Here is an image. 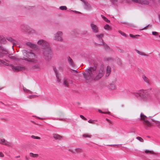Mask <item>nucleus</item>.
<instances>
[{
    "mask_svg": "<svg viewBox=\"0 0 160 160\" xmlns=\"http://www.w3.org/2000/svg\"><path fill=\"white\" fill-rule=\"evenodd\" d=\"M37 44L38 45H42V48L43 46L45 48L49 46L48 43L46 41L42 39H40L38 40L37 42Z\"/></svg>",
    "mask_w": 160,
    "mask_h": 160,
    "instance_id": "13",
    "label": "nucleus"
},
{
    "mask_svg": "<svg viewBox=\"0 0 160 160\" xmlns=\"http://www.w3.org/2000/svg\"><path fill=\"white\" fill-rule=\"evenodd\" d=\"M101 17L105 22L108 23L110 22V21L109 20H108L103 15H101Z\"/></svg>",
    "mask_w": 160,
    "mask_h": 160,
    "instance_id": "33",
    "label": "nucleus"
},
{
    "mask_svg": "<svg viewBox=\"0 0 160 160\" xmlns=\"http://www.w3.org/2000/svg\"><path fill=\"white\" fill-rule=\"evenodd\" d=\"M11 67L12 70L14 71L17 72L22 71L25 69V68L20 66H13L11 65Z\"/></svg>",
    "mask_w": 160,
    "mask_h": 160,
    "instance_id": "10",
    "label": "nucleus"
},
{
    "mask_svg": "<svg viewBox=\"0 0 160 160\" xmlns=\"http://www.w3.org/2000/svg\"><path fill=\"white\" fill-rule=\"evenodd\" d=\"M142 78L144 81L147 83H149V80L148 78L145 75H143L142 76Z\"/></svg>",
    "mask_w": 160,
    "mask_h": 160,
    "instance_id": "26",
    "label": "nucleus"
},
{
    "mask_svg": "<svg viewBox=\"0 0 160 160\" xmlns=\"http://www.w3.org/2000/svg\"><path fill=\"white\" fill-rule=\"evenodd\" d=\"M42 49H44L43 58L47 61H50L52 58V55L51 48L49 46L45 48L43 46Z\"/></svg>",
    "mask_w": 160,
    "mask_h": 160,
    "instance_id": "3",
    "label": "nucleus"
},
{
    "mask_svg": "<svg viewBox=\"0 0 160 160\" xmlns=\"http://www.w3.org/2000/svg\"><path fill=\"white\" fill-rule=\"evenodd\" d=\"M2 57V55L1 53H0V58Z\"/></svg>",
    "mask_w": 160,
    "mask_h": 160,
    "instance_id": "55",
    "label": "nucleus"
},
{
    "mask_svg": "<svg viewBox=\"0 0 160 160\" xmlns=\"http://www.w3.org/2000/svg\"><path fill=\"white\" fill-rule=\"evenodd\" d=\"M129 36L130 37H132V38H135L136 36H139V35H137L135 36H134L132 34H130L129 35Z\"/></svg>",
    "mask_w": 160,
    "mask_h": 160,
    "instance_id": "44",
    "label": "nucleus"
},
{
    "mask_svg": "<svg viewBox=\"0 0 160 160\" xmlns=\"http://www.w3.org/2000/svg\"><path fill=\"white\" fill-rule=\"evenodd\" d=\"M4 157V155L2 152H0V157L1 158L3 157Z\"/></svg>",
    "mask_w": 160,
    "mask_h": 160,
    "instance_id": "45",
    "label": "nucleus"
},
{
    "mask_svg": "<svg viewBox=\"0 0 160 160\" xmlns=\"http://www.w3.org/2000/svg\"><path fill=\"white\" fill-rule=\"evenodd\" d=\"M106 49L107 50H109V48L108 46H106Z\"/></svg>",
    "mask_w": 160,
    "mask_h": 160,
    "instance_id": "52",
    "label": "nucleus"
},
{
    "mask_svg": "<svg viewBox=\"0 0 160 160\" xmlns=\"http://www.w3.org/2000/svg\"><path fill=\"white\" fill-rule=\"evenodd\" d=\"M33 70L35 71H38L42 69L40 65L39 64H36L34 65L32 67Z\"/></svg>",
    "mask_w": 160,
    "mask_h": 160,
    "instance_id": "15",
    "label": "nucleus"
},
{
    "mask_svg": "<svg viewBox=\"0 0 160 160\" xmlns=\"http://www.w3.org/2000/svg\"><path fill=\"white\" fill-rule=\"evenodd\" d=\"M131 1L135 3L147 6L150 5L152 0H131Z\"/></svg>",
    "mask_w": 160,
    "mask_h": 160,
    "instance_id": "8",
    "label": "nucleus"
},
{
    "mask_svg": "<svg viewBox=\"0 0 160 160\" xmlns=\"http://www.w3.org/2000/svg\"><path fill=\"white\" fill-rule=\"evenodd\" d=\"M0 49L2 53L3 54H7L8 53V51H7L6 49L5 48L3 47H1Z\"/></svg>",
    "mask_w": 160,
    "mask_h": 160,
    "instance_id": "23",
    "label": "nucleus"
},
{
    "mask_svg": "<svg viewBox=\"0 0 160 160\" xmlns=\"http://www.w3.org/2000/svg\"><path fill=\"white\" fill-rule=\"evenodd\" d=\"M23 89L24 91V92L26 93H31V91L28 90L26 88L23 87Z\"/></svg>",
    "mask_w": 160,
    "mask_h": 160,
    "instance_id": "32",
    "label": "nucleus"
},
{
    "mask_svg": "<svg viewBox=\"0 0 160 160\" xmlns=\"http://www.w3.org/2000/svg\"><path fill=\"white\" fill-rule=\"evenodd\" d=\"M98 112H100V113H105V114H110V112H102L101 110L100 109H98Z\"/></svg>",
    "mask_w": 160,
    "mask_h": 160,
    "instance_id": "37",
    "label": "nucleus"
},
{
    "mask_svg": "<svg viewBox=\"0 0 160 160\" xmlns=\"http://www.w3.org/2000/svg\"><path fill=\"white\" fill-rule=\"evenodd\" d=\"M116 80L110 82L108 85L109 88L112 90H115L116 89Z\"/></svg>",
    "mask_w": 160,
    "mask_h": 160,
    "instance_id": "14",
    "label": "nucleus"
},
{
    "mask_svg": "<svg viewBox=\"0 0 160 160\" xmlns=\"http://www.w3.org/2000/svg\"><path fill=\"white\" fill-rule=\"evenodd\" d=\"M35 97H36V96L32 95L29 96H28V97L29 98H34Z\"/></svg>",
    "mask_w": 160,
    "mask_h": 160,
    "instance_id": "46",
    "label": "nucleus"
},
{
    "mask_svg": "<svg viewBox=\"0 0 160 160\" xmlns=\"http://www.w3.org/2000/svg\"><path fill=\"white\" fill-rule=\"evenodd\" d=\"M104 28L106 30H111V28L108 24H107L105 25L104 26Z\"/></svg>",
    "mask_w": 160,
    "mask_h": 160,
    "instance_id": "29",
    "label": "nucleus"
},
{
    "mask_svg": "<svg viewBox=\"0 0 160 160\" xmlns=\"http://www.w3.org/2000/svg\"><path fill=\"white\" fill-rule=\"evenodd\" d=\"M145 153H149L150 154H155V153L153 151L149 150H145L144 151Z\"/></svg>",
    "mask_w": 160,
    "mask_h": 160,
    "instance_id": "27",
    "label": "nucleus"
},
{
    "mask_svg": "<svg viewBox=\"0 0 160 160\" xmlns=\"http://www.w3.org/2000/svg\"><path fill=\"white\" fill-rule=\"evenodd\" d=\"M80 117H81V118L82 119H83L84 120H86V118H85L82 115H80Z\"/></svg>",
    "mask_w": 160,
    "mask_h": 160,
    "instance_id": "47",
    "label": "nucleus"
},
{
    "mask_svg": "<svg viewBox=\"0 0 160 160\" xmlns=\"http://www.w3.org/2000/svg\"><path fill=\"white\" fill-rule=\"evenodd\" d=\"M106 120L108 122H109L110 123H111V122L110 121L109 119H108L106 118Z\"/></svg>",
    "mask_w": 160,
    "mask_h": 160,
    "instance_id": "53",
    "label": "nucleus"
},
{
    "mask_svg": "<svg viewBox=\"0 0 160 160\" xmlns=\"http://www.w3.org/2000/svg\"><path fill=\"white\" fill-rule=\"evenodd\" d=\"M20 156H17V157H16V158H20Z\"/></svg>",
    "mask_w": 160,
    "mask_h": 160,
    "instance_id": "54",
    "label": "nucleus"
},
{
    "mask_svg": "<svg viewBox=\"0 0 160 160\" xmlns=\"http://www.w3.org/2000/svg\"><path fill=\"white\" fill-rule=\"evenodd\" d=\"M136 52L139 55L143 56H147V55L144 52L140 51L138 50H136Z\"/></svg>",
    "mask_w": 160,
    "mask_h": 160,
    "instance_id": "25",
    "label": "nucleus"
},
{
    "mask_svg": "<svg viewBox=\"0 0 160 160\" xmlns=\"http://www.w3.org/2000/svg\"><path fill=\"white\" fill-rule=\"evenodd\" d=\"M53 137L56 140H61L62 139V137L57 134H53Z\"/></svg>",
    "mask_w": 160,
    "mask_h": 160,
    "instance_id": "21",
    "label": "nucleus"
},
{
    "mask_svg": "<svg viewBox=\"0 0 160 160\" xmlns=\"http://www.w3.org/2000/svg\"><path fill=\"white\" fill-rule=\"evenodd\" d=\"M104 34L102 33H98L96 35V38L99 41L98 43V44L101 45L103 44V42L102 38Z\"/></svg>",
    "mask_w": 160,
    "mask_h": 160,
    "instance_id": "11",
    "label": "nucleus"
},
{
    "mask_svg": "<svg viewBox=\"0 0 160 160\" xmlns=\"http://www.w3.org/2000/svg\"><path fill=\"white\" fill-rule=\"evenodd\" d=\"M69 150L72 153H74L75 152L78 153L81 152L82 151V149L79 148H71Z\"/></svg>",
    "mask_w": 160,
    "mask_h": 160,
    "instance_id": "17",
    "label": "nucleus"
},
{
    "mask_svg": "<svg viewBox=\"0 0 160 160\" xmlns=\"http://www.w3.org/2000/svg\"><path fill=\"white\" fill-rule=\"evenodd\" d=\"M113 3H114L117 2V0H110Z\"/></svg>",
    "mask_w": 160,
    "mask_h": 160,
    "instance_id": "49",
    "label": "nucleus"
},
{
    "mask_svg": "<svg viewBox=\"0 0 160 160\" xmlns=\"http://www.w3.org/2000/svg\"><path fill=\"white\" fill-rule=\"evenodd\" d=\"M152 34L154 36H157L158 35V32L155 31L152 32Z\"/></svg>",
    "mask_w": 160,
    "mask_h": 160,
    "instance_id": "40",
    "label": "nucleus"
},
{
    "mask_svg": "<svg viewBox=\"0 0 160 160\" xmlns=\"http://www.w3.org/2000/svg\"><path fill=\"white\" fill-rule=\"evenodd\" d=\"M141 97L144 100L147 101L151 99V95L149 93H147V91L144 90H141L136 93Z\"/></svg>",
    "mask_w": 160,
    "mask_h": 160,
    "instance_id": "4",
    "label": "nucleus"
},
{
    "mask_svg": "<svg viewBox=\"0 0 160 160\" xmlns=\"http://www.w3.org/2000/svg\"><path fill=\"white\" fill-rule=\"evenodd\" d=\"M3 64L5 65H8V63L4 61L0 60V65Z\"/></svg>",
    "mask_w": 160,
    "mask_h": 160,
    "instance_id": "34",
    "label": "nucleus"
},
{
    "mask_svg": "<svg viewBox=\"0 0 160 160\" xmlns=\"http://www.w3.org/2000/svg\"><path fill=\"white\" fill-rule=\"evenodd\" d=\"M28 45L31 48H37V45L34 44L32 43H28Z\"/></svg>",
    "mask_w": 160,
    "mask_h": 160,
    "instance_id": "28",
    "label": "nucleus"
},
{
    "mask_svg": "<svg viewBox=\"0 0 160 160\" xmlns=\"http://www.w3.org/2000/svg\"><path fill=\"white\" fill-rule=\"evenodd\" d=\"M84 3L83 6L84 8L86 10L90 11L92 9V6L88 2L85 1L84 0H81Z\"/></svg>",
    "mask_w": 160,
    "mask_h": 160,
    "instance_id": "12",
    "label": "nucleus"
},
{
    "mask_svg": "<svg viewBox=\"0 0 160 160\" xmlns=\"http://www.w3.org/2000/svg\"><path fill=\"white\" fill-rule=\"evenodd\" d=\"M31 137L33 139H40L41 138L40 137L35 136L34 135L31 136Z\"/></svg>",
    "mask_w": 160,
    "mask_h": 160,
    "instance_id": "36",
    "label": "nucleus"
},
{
    "mask_svg": "<svg viewBox=\"0 0 160 160\" xmlns=\"http://www.w3.org/2000/svg\"><path fill=\"white\" fill-rule=\"evenodd\" d=\"M69 82L71 83L72 82V81H70V80H68L67 78H64L63 80V84L64 86L68 87Z\"/></svg>",
    "mask_w": 160,
    "mask_h": 160,
    "instance_id": "18",
    "label": "nucleus"
},
{
    "mask_svg": "<svg viewBox=\"0 0 160 160\" xmlns=\"http://www.w3.org/2000/svg\"><path fill=\"white\" fill-rule=\"evenodd\" d=\"M105 66L102 65L100 68L95 71V68L90 67L86 70V73L83 72L82 74L86 81L93 78L95 80H98L101 78L104 74Z\"/></svg>",
    "mask_w": 160,
    "mask_h": 160,
    "instance_id": "1",
    "label": "nucleus"
},
{
    "mask_svg": "<svg viewBox=\"0 0 160 160\" xmlns=\"http://www.w3.org/2000/svg\"><path fill=\"white\" fill-rule=\"evenodd\" d=\"M149 118L151 119V121L154 122L157 126L160 128V122L159 121L155 120L153 119H152L151 117H149Z\"/></svg>",
    "mask_w": 160,
    "mask_h": 160,
    "instance_id": "19",
    "label": "nucleus"
},
{
    "mask_svg": "<svg viewBox=\"0 0 160 160\" xmlns=\"http://www.w3.org/2000/svg\"><path fill=\"white\" fill-rule=\"evenodd\" d=\"M111 68L110 67L108 66L106 69V76H108L111 73Z\"/></svg>",
    "mask_w": 160,
    "mask_h": 160,
    "instance_id": "22",
    "label": "nucleus"
},
{
    "mask_svg": "<svg viewBox=\"0 0 160 160\" xmlns=\"http://www.w3.org/2000/svg\"><path fill=\"white\" fill-rule=\"evenodd\" d=\"M7 39L8 41L12 42L13 43V44L15 43L14 42V40L12 38H7Z\"/></svg>",
    "mask_w": 160,
    "mask_h": 160,
    "instance_id": "38",
    "label": "nucleus"
},
{
    "mask_svg": "<svg viewBox=\"0 0 160 160\" xmlns=\"http://www.w3.org/2000/svg\"><path fill=\"white\" fill-rule=\"evenodd\" d=\"M119 32L121 33V34H122V35L123 36H125V33H124V32H120V31H119Z\"/></svg>",
    "mask_w": 160,
    "mask_h": 160,
    "instance_id": "48",
    "label": "nucleus"
},
{
    "mask_svg": "<svg viewBox=\"0 0 160 160\" xmlns=\"http://www.w3.org/2000/svg\"><path fill=\"white\" fill-rule=\"evenodd\" d=\"M159 38H160V35H159Z\"/></svg>",
    "mask_w": 160,
    "mask_h": 160,
    "instance_id": "57",
    "label": "nucleus"
},
{
    "mask_svg": "<svg viewBox=\"0 0 160 160\" xmlns=\"http://www.w3.org/2000/svg\"><path fill=\"white\" fill-rule=\"evenodd\" d=\"M0 143L8 146H10L11 143L6 141L4 139H1L0 141Z\"/></svg>",
    "mask_w": 160,
    "mask_h": 160,
    "instance_id": "16",
    "label": "nucleus"
},
{
    "mask_svg": "<svg viewBox=\"0 0 160 160\" xmlns=\"http://www.w3.org/2000/svg\"><path fill=\"white\" fill-rule=\"evenodd\" d=\"M59 9L61 10H66L67 9V8L66 6H63L60 7Z\"/></svg>",
    "mask_w": 160,
    "mask_h": 160,
    "instance_id": "31",
    "label": "nucleus"
},
{
    "mask_svg": "<svg viewBox=\"0 0 160 160\" xmlns=\"http://www.w3.org/2000/svg\"><path fill=\"white\" fill-rule=\"evenodd\" d=\"M9 57L12 60H17V56H13L11 54L9 55Z\"/></svg>",
    "mask_w": 160,
    "mask_h": 160,
    "instance_id": "30",
    "label": "nucleus"
},
{
    "mask_svg": "<svg viewBox=\"0 0 160 160\" xmlns=\"http://www.w3.org/2000/svg\"><path fill=\"white\" fill-rule=\"evenodd\" d=\"M83 137L84 138H91V135L88 134H85L83 135Z\"/></svg>",
    "mask_w": 160,
    "mask_h": 160,
    "instance_id": "35",
    "label": "nucleus"
},
{
    "mask_svg": "<svg viewBox=\"0 0 160 160\" xmlns=\"http://www.w3.org/2000/svg\"><path fill=\"white\" fill-rule=\"evenodd\" d=\"M21 29L29 34H33L36 33V32L34 30L26 25H22L21 27Z\"/></svg>",
    "mask_w": 160,
    "mask_h": 160,
    "instance_id": "6",
    "label": "nucleus"
},
{
    "mask_svg": "<svg viewBox=\"0 0 160 160\" xmlns=\"http://www.w3.org/2000/svg\"><path fill=\"white\" fill-rule=\"evenodd\" d=\"M151 27V25H148L146 27H145L144 28H143V29H140V30H144V29H147L148 27Z\"/></svg>",
    "mask_w": 160,
    "mask_h": 160,
    "instance_id": "42",
    "label": "nucleus"
},
{
    "mask_svg": "<svg viewBox=\"0 0 160 160\" xmlns=\"http://www.w3.org/2000/svg\"><path fill=\"white\" fill-rule=\"evenodd\" d=\"M2 89V88H0V90H1V89Z\"/></svg>",
    "mask_w": 160,
    "mask_h": 160,
    "instance_id": "56",
    "label": "nucleus"
},
{
    "mask_svg": "<svg viewBox=\"0 0 160 160\" xmlns=\"http://www.w3.org/2000/svg\"><path fill=\"white\" fill-rule=\"evenodd\" d=\"M137 138L141 142H143V139L140 137H138Z\"/></svg>",
    "mask_w": 160,
    "mask_h": 160,
    "instance_id": "41",
    "label": "nucleus"
},
{
    "mask_svg": "<svg viewBox=\"0 0 160 160\" xmlns=\"http://www.w3.org/2000/svg\"><path fill=\"white\" fill-rule=\"evenodd\" d=\"M56 77L57 78V81L58 83H61V79L59 77V76L57 75H56Z\"/></svg>",
    "mask_w": 160,
    "mask_h": 160,
    "instance_id": "39",
    "label": "nucleus"
},
{
    "mask_svg": "<svg viewBox=\"0 0 160 160\" xmlns=\"http://www.w3.org/2000/svg\"><path fill=\"white\" fill-rule=\"evenodd\" d=\"M148 118L143 114H140V119L143 121V123L145 128L148 129L150 127L153 126V123L148 120Z\"/></svg>",
    "mask_w": 160,
    "mask_h": 160,
    "instance_id": "5",
    "label": "nucleus"
},
{
    "mask_svg": "<svg viewBox=\"0 0 160 160\" xmlns=\"http://www.w3.org/2000/svg\"><path fill=\"white\" fill-rule=\"evenodd\" d=\"M88 122L89 123H93V121L91 120H90L88 121Z\"/></svg>",
    "mask_w": 160,
    "mask_h": 160,
    "instance_id": "50",
    "label": "nucleus"
},
{
    "mask_svg": "<svg viewBox=\"0 0 160 160\" xmlns=\"http://www.w3.org/2000/svg\"><path fill=\"white\" fill-rule=\"evenodd\" d=\"M55 72V73L57 74V69L55 68H53Z\"/></svg>",
    "mask_w": 160,
    "mask_h": 160,
    "instance_id": "51",
    "label": "nucleus"
},
{
    "mask_svg": "<svg viewBox=\"0 0 160 160\" xmlns=\"http://www.w3.org/2000/svg\"><path fill=\"white\" fill-rule=\"evenodd\" d=\"M22 52L23 55L26 57H23L22 59L33 63L36 62L37 60L34 58L36 57L34 53L25 50H23Z\"/></svg>",
    "mask_w": 160,
    "mask_h": 160,
    "instance_id": "2",
    "label": "nucleus"
},
{
    "mask_svg": "<svg viewBox=\"0 0 160 160\" xmlns=\"http://www.w3.org/2000/svg\"><path fill=\"white\" fill-rule=\"evenodd\" d=\"M72 11L73 12H74L76 13H78V14H81V12H78V11H75V10H72Z\"/></svg>",
    "mask_w": 160,
    "mask_h": 160,
    "instance_id": "43",
    "label": "nucleus"
},
{
    "mask_svg": "<svg viewBox=\"0 0 160 160\" xmlns=\"http://www.w3.org/2000/svg\"><path fill=\"white\" fill-rule=\"evenodd\" d=\"M90 26L92 31L94 33H96L98 32L99 31V28L93 22H92L90 23Z\"/></svg>",
    "mask_w": 160,
    "mask_h": 160,
    "instance_id": "9",
    "label": "nucleus"
},
{
    "mask_svg": "<svg viewBox=\"0 0 160 160\" xmlns=\"http://www.w3.org/2000/svg\"><path fill=\"white\" fill-rule=\"evenodd\" d=\"M63 35L62 32L60 31H58L54 34L53 39L56 41L61 42L63 40Z\"/></svg>",
    "mask_w": 160,
    "mask_h": 160,
    "instance_id": "7",
    "label": "nucleus"
},
{
    "mask_svg": "<svg viewBox=\"0 0 160 160\" xmlns=\"http://www.w3.org/2000/svg\"><path fill=\"white\" fill-rule=\"evenodd\" d=\"M68 62L69 65L72 67H74L75 66L74 63L72 59L69 57L68 58Z\"/></svg>",
    "mask_w": 160,
    "mask_h": 160,
    "instance_id": "20",
    "label": "nucleus"
},
{
    "mask_svg": "<svg viewBox=\"0 0 160 160\" xmlns=\"http://www.w3.org/2000/svg\"><path fill=\"white\" fill-rule=\"evenodd\" d=\"M29 156L30 157L34 158H37L38 157L39 155L37 154H34L32 152L29 153Z\"/></svg>",
    "mask_w": 160,
    "mask_h": 160,
    "instance_id": "24",
    "label": "nucleus"
}]
</instances>
